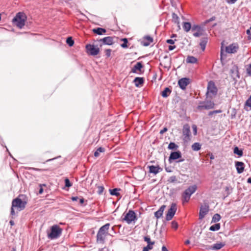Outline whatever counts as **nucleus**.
<instances>
[{"label": "nucleus", "instance_id": "f257e3e1", "mask_svg": "<svg viewBox=\"0 0 251 251\" xmlns=\"http://www.w3.org/2000/svg\"><path fill=\"white\" fill-rule=\"evenodd\" d=\"M26 203V202L19 198L13 200L11 208V215L12 216L15 215L16 213L14 211V208H17L19 211L22 210L25 208Z\"/></svg>", "mask_w": 251, "mask_h": 251}, {"label": "nucleus", "instance_id": "f03ea898", "mask_svg": "<svg viewBox=\"0 0 251 251\" xmlns=\"http://www.w3.org/2000/svg\"><path fill=\"white\" fill-rule=\"evenodd\" d=\"M62 231V228L58 225H53L50 228V232L48 233V237L51 240L57 239L61 235Z\"/></svg>", "mask_w": 251, "mask_h": 251}, {"label": "nucleus", "instance_id": "7ed1b4c3", "mask_svg": "<svg viewBox=\"0 0 251 251\" xmlns=\"http://www.w3.org/2000/svg\"><path fill=\"white\" fill-rule=\"evenodd\" d=\"M197 187L196 185H193L189 187L182 195V202H188L190 199L191 195L197 190Z\"/></svg>", "mask_w": 251, "mask_h": 251}, {"label": "nucleus", "instance_id": "20e7f679", "mask_svg": "<svg viewBox=\"0 0 251 251\" xmlns=\"http://www.w3.org/2000/svg\"><path fill=\"white\" fill-rule=\"evenodd\" d=\"M217 88L215 83L213 81H210L208 83L207 87L206 97L207 99H212L217 94Z\"/></svg>", "mask_w": 251, "mask_h": 251}, {"label": "nucleus", "instance_id": "39448f33", "mask_svg": "<svg viewBox=\"0 0 251 251\" xmlns=\"http://www.w3.org/2000/svg\"><path fill=\"white\" fill-rule=\"evenodd\" d=\"M25 17L24 13L19 12L13 18L12 22L17 27L22 28L25 25Z\"/></svg>", "mask_w": 251, "mask_h": 251}, {"label": "nucleus", "instance_id": "423d86ee", "mask_svg": "<svg viewBox=\"0 0 251 251\" xmlns=\"http://www.w3.org/2000/svg\"><path fill=\"white\" fill-rule=\"evenodd\" d=\"M137 220V218L136 214L134 211L132 210H129L123 218V220L128 224H130L132 222L134 223Z\"/></svg>", "mask_w": 251, "mask_h": 251}, {"label": "nucleus", "instance_id": "0eeeda50", "mask_svg": "<svg viewBox=\"0 0 251 251\" xmlns=\"http://www.w3.org/2000/svg\"><path fill=\"white\" fill-rule=\"evenodd\" d=\"M192 32H193V35L194 37H199L203 36L205 31L203 27L194 25L192 27Z\"/></svg>", "mask_w": 251, "mask_h": 251}, {"label": "nucleus", "instance_id": "6e6552de", "mask_svg": "<svg viewBox=\"0 0 251 251\" xmlns=\"http://www.w3.org/2000/svg\"><path fill=\"white\" fill-rule=\"evenodd\" d=\"M176 209L177 208L176 204L173 203L166 214V220L167 221H170L173 218L176 212Z\"/></svg>", "mask_w": 251, "mask_h": 251}, {"label": "nucleus", "instance_id": "1a4fd4ad", "mask_svg": "<svg viewBox=\"0 0 251 251\" xmlns=\"http://www.w3.org/2000/svg\"><path fill=\"white\" fill-rule=\"evenodd\" d=\"M214 105V103L210 100L205 102H201L198 106L197 108L199 110L202 109H210L213 108Z\"/></svg>", "mask_w": 251, "mask_h": 251}, {"label": "nucleus", "instance_id": "9d476101", "mask_svg": "<svg viewBox=\"0 0 251 251\" xmlns=\"http://www.w3.org/2000/svg\"><path fill=\"white\" fill-rule=\"evenodd\" d=\"M225 246V244L224 243H217L214 244L212 246H207L204 245V244H201V247L202 248H204L207 250H218L222 248L223 247Z\"/></svg>", "mask_w": 251, "mask_h": 251}, {"label": "nucleus", "instance_id": "9b49d317", "mask_svg": "<svg viewBox=\"0 0 251 251\" xmlns=\"http://www.w3.org/2000/svg\"><path fill=\"white\" fill-rule=\"evenodd\" d=\"M239 48L238 44L232 43L226 47V52L228 53H235L237 52Z\"/></svg>", "mask_w": 251, "mask_h": 251}, {"label": "nucleus", "instance_id": "f8f14e48", "mask_svg": "<svg viewBox=\"0 0 251 251\" xmlns=\"http://www.w3.org/2000/svg\"><path fill=\"white\" fill-rule=\"evenodd\" d=\"M87 52L92 55H96L99 52V49L93 45L88 44L86 46Z\"/></svg>", "mask_w": 251, "mask_h": 251}, {"label": "nucleus", "instance_id": "ddd939ff", "mask_svg": "<svg viewBox=\"0 0 251 251\" xmlns=\"http://www.w3.org/2000/svg\"><path fill=\"white\" fill-rule=\"evenodd\" d=\"M183 135L184 136V140L188 141L190 140L191 132L190 127L188 125H185L183 126Z\"/></svg>", "mask_w": 251, "mask_h": 251}, {"label": "nucleus", "instance_id": "4468645a", "mask_svg": "<svg viewBox=\"0 0 251 251\" xmlns=\"http://www.w3.org/2000/svg\"><path fill=\"white\" fill-rule=\"evenodd\" d=\"M231 76L234 80H236L237 78H240V75L239 73L238 67L237 65H233L230 71Z\"/></svg>", "mask_w": 251, "mask_h": 251}, {"label": "nucleus", "instance_id": "2eb2a0df", "mask_svg": "<svg viewBox=\"0 0 251 251\" xmlns=\"http://www.w3.org/2000/svg\"><path fill=\"white\" fill-rule=\"evenodd\" d=\"M190 83V79L188 78H182L178 80V84L179 87L182 89L185 90L186 86Z\"/></svg>", "mask_w": 251, "mask_h": 251}, {"label": "nucleus", "instance_id": "dca6fc26", "mask_svg": "<svg viewBox=\"0 0 251 251\" xmlns=\"http://www.w3.org/2000/svg\"><path fill=\"white\" fill-rule=\"evenodd\" d=\"M209 211V206L205 205L201 206L200 209L199 219H202L207 214Z\"/></svg>", "mask_w": 251, "mask_h": 251}, {"label": "nucleus", "instance_id": "f3484780", "mask_svg": "<svg viewBox=\"0 0 251 251\" xmlns=\"http://www.w3.org/2000/svg\"><path fill=\"white\" fill-rule=\"evenodd\" d=\"M181 157V153L180 151L172 152L169 157V162H172L173 160L179 159Z\"/></svg>", "mask_w": 251, "mask_h": 251}, {"label": "nucleus", "instance_id": "a211bd4d", "mask_svg": "<svg viewBox=\"0 0 251 251\" xmlns=\"http://www.w3.org/2000/svg\"><path fill=\"white\" fill-rule=\"evenodd\" d=\"M143 68V66L142 64V62H138L132 68L131 72L133 73H136V74H139L140 73L138 72H141V69Z\"/></svg>", "mask_w": 251, "mask_h": 251}, {"label": "nucleus", "instance_id": "6ab92c4d", "mask_svg": "<svg viewBox=\"0 0 251 251\" xmlns=\"http://www.w3.org/2000/svg\"><path fill=\"white\" fill-rule=\"evenodd\" d=\"M106 234L98 231L97 235V241L99 243L104 244L105 242Z\"/></svg>", "mask_w": 251, "mask_h": 251}, {"label": "nucleus", "instance_id": "aec40b11", "mask_svg": "<svg viewBox=\"0 0 251 251\" xmlns=\"http://www.w3.org/2000/svg\"><path fill=\"white\" fill-rule=\"evenodd\" d=\"M235 167L238 174H241L244 170V163L242 162L237 161L235 162Z\"/></svg>", "mask_w": 251, "mask_h": 251}, {"label": "nucleus", "instance_id": "412c9836", "mask_svg": "<svg viewBox=\"0 0 251 251\" xmlns=\"http://www.w3.org/2000/svg\"><path fill=\"white\" fill-rule=\"evenodd\" d=\"M102 42L103 44L107 45H111L113 44V38L112 37L108 36L101 39L99 41Z\"/></svg>", "mask_w": 251, "mask_h": 251}, {"label": "nucleus", "instance_id": "4be33fe9", "mask_svg": "<svg viewBox=\"0 0 251 251\" xmlns=\"http://www.w3.org/2000/svg\"><path fill=\"white\" fill-rule=\"evenodd\" d=\"M149 172L150 173H152L154 175H156L158 174L160 171L162 170V169H161L159 166H155L153 165L149 166Z\"/></svg>", "mask_w": 251, "mask_h": 251}, {"label": "nucleus", "instance_id": "5701e85b", "mask_svg": "<svg viewBox=\"0 0 251 251\" xmlns=\"http://www.w3.org/2000/svg\"><path fill=\"white\" fill-rule=\"evenodd\" d=\"M165 207L166 206L165 205H163L154 213V216L157 219H159L162 217Z\"/></svg>", "mask_w": 251, "mask_h": 251}, {"label": "nucleus", "instance_id": "b1692460", "mask_svg": "<svg viewBox=\"0 0 251 251\" xmlns=\"http://www.w3.org/2000/svg\"><path fill=\"white\" fill-rule=\"evenodd\" d=\"M208 42V38L207 37H204L201 38L200 43V46L202 51L205 50L206 45Z\"/></svg>", "mask_w": 251, "mask_h": 251}, {"label": "nucleus", "instance_id": "393cba45", "mask_svg": "<svg viewBox=\"0 0 251 251\" xmlns=\"http://www.w3.org/2000/svg\"><path fill=\"white\" fill-rule=\"evenodd\" d=\"M152 42H153L152 38L149 36H147L144 37V41H143L142 42V45L144 46H148Z\"/></svg>", "mask_w": 251, "mask_h": 251}, {"label": "nucleus", "instance_id": "a878e982", "mask_svg": "<svg viewBox=\"0 0 251 251\" xmlns=\"http://www.w3.org/2000/svg\"><path fill=\"white\" fill-rule=\"evenodd\" d=\"M110 227V224L107 223L102 226L99 230V231L101 233H103L106 235H107L108 233V230Z\"/></svg>", "mask_w": 251, "mask_h": 251}, {"label": "nucleus", "instance_id": "bb28decb", "mask_svg": "<svg viewBox=\"0 0 251 251\" xmlns=\"http://www.w3.org/2000/svg\"><path fill=\"white\" fill-rule=\"evenodd\" d=\"M135 85L136 87H140L144 83V78L143 77H136L134 80Z\"/></svg>", "mask_w": 251, "mask_h": 251}, {"label": "nucleus", "instance_id": "cd10ccee", "mask_svg": "<svg viewBox=\"0 0 251 251\" xmlns=\"http://www.w3.org/2000/svg\"><path fill=\"white\" fill-rule=\"evenodd\" d=\"M93 32L98 35H102L106 32V30L104 28L98 27L93 29Z\"/></svg>", "mask_w": 251, "mask_h": 251}, {"label": "nucleus", "instance_id": "c85d7f7f", "mask_svg": "<svg viewBox=\"0 0 251 251\" xmlns=\"http://www.w3.org/2000/svg\"><path fill=\"white\" fill-rule=\"evenodd\" d=\"M171 93V90L168 88L166 87L164 90L162 92L161 96L163 98L168 97Z\"/></svg>", "mask_w": 251, "mask_h": 251}, {"label": "nucleus", "instance_id": "c756f323", "mask_svg": "<svg viewBox=\"0 0 251 251\" xmlns=\"http://www.w3.org/2000/svg\"><path fill=\"white\" fill-rule=\"evenodd\" d=\"M192 27L191 24L189 22H184L183 24V29L187 32L189 31L191 29H192Z\"/></svg>", "mask_w": 251, "mask_h": 251}, {"label": "nucleus", "instance_id": "7c9ffc66", "mask_svg": "<svg viewBox=\"0 0 251 251\" xmlns=\"http://www.w3.org/2000/svg\"><path fill=\"white\" fill-rule=\"evenodd\" d=\"M198 61L197 59L193 56H188L186 58V62L188 63H196Z\"/></svg>", "mask_w": 251, "mask_h": 251}, {"label": "nucleus", "instance_id": "2f4dec72", "mask_svg": "<svg viewBox=\"0 0 251 251\" xmlns=\"http://www.w3.org/2000/svg\"><path fill=\"white\" fill-rule=\"evenodd\" d=\"M121 189L119 188H114L113 189H110L109 193L111 195L118 196L120 195V193L119 192Z\"/></svg>", "mask_w": 251, "mask_h": 251}, {"label": "nucleus", "instance_id": "473e14b6", "mask_svg": "<svg viewBox=\"0 0 251 251\" xmlns=\"http://www.w3.org/2000/svg\"><path fill=\"white\" fill-rule=\"evenodd\" d=\"M201 148V145L199 143H195L192 145V149L194 151H198Z\"/></svg>", "mask_w": 251, "mask_h": 251}, {"label": "nucleus", "instance_id": "72a5a7b5", "mask_svg": "<svg viewBox=\"0 0 251 251\" xmlns=\"http://www.w3.org/2000/svg\"><path fill=\"white\" fill-rule=\"evenodd\" d=\"M233 152L235 154H237L239 156H241L243 154V151L239 149L237 147L234 148Z\"/></svg>", "mask_w": 251, "mask_h": 251}, {"label": "nucleus", "instance_id": "f704fd0d", "mask_svg": "<svg viewBox=\"0 0 251 251\" xmlns=\"http://www.w3.org/2000/svg\"><path fill=\"white\" fill-rule=\"evenodd\" d=\"M220 228V224L218 223L211 226L209 228V230L211 231H217Z\"/></svg>", "mask_w": 251, "mask_h": 251}, {"label": "nucleus", "instance_id": "c9c22d12", "mask_svg": "<svg viewBox=\"0 0 251 251\" xmlns=\"http://www.w3.org/2000/svg\"><path fill=\"white\" fill-rule=\"evenodd\" d=\"M105 151V149L103 148L100 147L94 153V156L95 157H98L100 155V152H103Z\"/></svg>", "mask_w": 251, "mask_h": 251}, {"label": "nucleus", "instance_id": "e433bc0d", "mask_svg": "<svg viewBox=\"0 0 251 251\" xmlns=\"http://www.w3.org/2000/svg\"><path fill=\"white\" fill-rule=\"evenodd\" d=\"M178 148V146L177 145H176L175 143H173V142H171L169 144L168 147V148L169 150H176Z\"/></svg>", "mask_w": 251, "mask_h": 251}, {"label": "nucleus", "instance_id": "4c0bfd02", "mask_svg": "<svg viewBox=\"0 0 251 251\" xmlns=\"http://www.w3.org/2000/svg\"><path fill=\"white\" fill-rule=\"evenodd\" d=\"M221 219V216L219 214H215L213 215L212 219V222L216 223L219 222Z\"/></svg>", "mask_w": 251, "mask_h": 251}, {"label": "nucleus", "instance_id": "58836bf2", "mask_svg": "<svg viewBox=\"0 0 251 251\" xmlns=\"http://www.w3.org/2000/svg\"><path fill=\"white\" fill-rule=\"evenodd\" d=\"M246 72L248 76H251V63L246 66Z\"/></svg>", "mask_w": 251, "mask_h": 251}, {"label": "nucleus", "instance_id": "ea45409f", "mask_svg": "<svg viewBox=\"0 0 251 251\" xmlns=\"http://www.w3.org/2000/svg\"><path fill=\"white\" fill-rule=\"evenodd\" d=\"M245 108L247 109V107H250V109H251V95L249 98V99L246 100L245 102Z\"/></svg>", "mask_w": 251, "mask_h": 251}, {"label": "nucleus", "instance_id": "a19ab883", "mask_svg": "<svg viewBox=\"0 0 251 251\" xmlns=\"http://www.w3.org/2000/svg\"><path fill=\"white\" fill-rule=\"evenodd\" d=\"M66 42L70 47L72 46L74 44V41L71 37H69L67 39Z\"/></svg>", "mask_w": 251, "mask_h": 251}, {"label": "nucleus", "instance_id": "79ce46f5", "mask_svg": "<svg viewBox=\"0 0 251 251\" xmlns=\"http://www.w3.org/2000/svg\"><path fill=\"white\" fill-rule=\"evenodd\" d=\"M172 19H173V21L175 23H179V18L178 17V16L175 14V13H173L172 14Z\"/></svg>", "mask_w": 251, "mask_h": 251}, {"label": "nucleus", "instance_id": "37998d69", "mask_svg": "<svg viewBox=\"0 0 251 251\" xmlns=\"http://www.w3.org/2000/svg\"><path fill=\"white\" fill-rule=\"evenodd\" d=\"M154 244H148L146 247H145L143 248V251H149L150 250H151L153 248V245Z\"/></svg>", "mask_w": 251, "mask_h": 251}, {"label": "nucleus", "instance_id": "c03bdc74", "mask_svg": "<svg viewBox=\"0 0 251 251\" xmlns=\"http://www.w3.org/2000/svg\"><path fill=\"white\" fill-rule=\"evenodd\" d=\"M122 40L124 41V43L121 44V47L123 48H127V40L126 38H124L122 39Z\"/></svg>", "mask_w": 251, "mask_h": 251}, {"label": "nucleus", "instance_id": "a18cd8bd", "mask_svg": "<svg viewBox=\"0 0 251 251\" xmlns=\"http://www.w3.org/2000/svg\"><path fill=\"white\" fill-rule=\"evenodd\" d=\"M171 226L173 228L176 229L178 227V224L176 221H172L171 223Z\"/></svg>", "mask_w": 251, "mask_h": 251}, {"label": "nucleus", "instance_id": "49530a36", "mask_svg": "<svg viewBox=\"0 0 251 251\" xmlns=\"http://www.w3.org/2000/svg\"><path fill=\"white\" fill-rule=\"evenodd\" d=\"M65 186L67 187H70L72 186V183L70 181L69 179L68 178H66L65 179Z\"/></svg>", "mask_w": 251, "mask_h": 251}, {"label": "nucleus", "instance_id": "de8ad7c7", "mask_svg": "<svg viewBox=\"0 0 251 251\" xmlns=\"http://www.w3.org/2000/svg\"><path fill=\"white\" fill-rule=\"evenodd\" d=\"M144 240L147 242L148 244H154V242H151L150 238L149 236H145L144 237Z\"/></svg>", "mask_w": 251, "mask_h": 251}, {"label": "nucleus", "instance_id": "09e8293b", "mask_svg": "<svg viewBox=\"0 0 251 251\" xmlns=\"http://www.w3.org/2000/svg\"><path fill=\"white\" fill-rule=\"evenodd\" d=\"M98 193L100 195L101 194L104 190V187L102 186H99L98 187Z\"/></svg>", "mask_w": 251, "mask_h": 251}, {"label": "nucleus", "instance_id": "8fccbe9b", "mask_svg": "<svg viewBox=\"0 0 251 251\" xmlns=\"http://www.w3.org/2000/svg\"><path fill=\"white\" fill-rule=\"evenodd\" d=\"M105 55L107 57H109L111 55V50L106 49L105 50Z\"/></svg>", "mask_w": 251, "mask_h": 251}, {"label": "nucleus", "instance_id": "3c124183", "mask_svg": "<svg viewBox=\"0 0 251 251\" xmlns=\"http://www.w3.org/2000/svg\"><path fill=\"white\" fill-rule=\"evenodd\" d=\"M29 170H35L37 171H46L47 169H38L35 168L31 167L29 168Z\"/></svg>", "mask_w": 251, "mask_h": 251}, {"label": "nucleus", "instance_id": "603ef678", "mask_svg": "<svg viewBox=\"0 0 251 251\" xmlns=\"http://www.w3.org/2000/svg\"><path fill=\"white\" fill-rule=\"evenodd\" d=\"M192 129L193 130L194 134L196 135L197 133V127L195 125L192 126Z\"/></svg>", "mask_w": 251, "mask_h": 251}, {"label": "nucleus", "instance_id": "864d4df0", "mask_svg": "<svg viewBox=\"0 0 251 251\" xmlns=\"http://www.w3.org/2000/svg\"><path fill=\"white\" fill-rule=\"evenodd\" d=\"M176 181V177L175 176H172L169 178V181L174 182Z\"/></svg>", "mask_w": 251, "mask_h": 251}, {"label": "nucleus", "instance_id": "5fc2aeb1", "mask_svg": "<svg viewBox=\"0 0 251 251\" xmlns=\"http://www.w3.org/2000/svg\"><path fill=\"white\" fill-rule=\"evenodd\" d=\"M176 40H173V39H168L167 41H166V42L168 44H171V45H173L175 43V41Z\"/></svg>", "mask_w": 251, "mask_h": 251}, {"label": "nucleus", "instance_id": "6e6d98bb", "mask_svg": "<svg viewBox=\"0 0 251 251\" xmlns=\"http://www.w3.org/2000/svg\"><path fill=\"white\" fill-rule=\"evenodd\" d=\"M167 131V128L166 127H164L163 129H162L160 131V133L161 134H162Z\"/></svg>", "mask_w": 251, "mask_h": 251}, {"label": "nucleus", "instance_id": "4d7b16f0", "mask_svg": "<svg viewBox=\"0 0 251 251\" xmlns=\"http://www.w3.org/2000/svg\"><path fill=\"white\" fill-rule=\"evenodd\" d=\"M176 46H169L168 49L170 50H172L176 48Z\"/></svg>", "mask_w": 251, "mask_h": 251}, {"label": "nucleus", "instance_id": "13d9d810", "mask_svg": "<svg viewBox=\"0 0 251 251\" xmlns=\"http://www.w3.org/2000/svg\"><path fill=\"white\" fill-rule=\"evenodd\" d=\"M71 199L73 201H76L78 199V198L77 197H72Z\"/></svg>", "mask_w": 251, "mask_h": 251}, {"label": "nucleus", "instance_id": "bf43d9fd", "mask_svg": "<svg viewBox=\"0 0 251 251\" xmlns=\"http://www.w3.org/2000/svg\"><path fill=\"white\" fill-rule=\"evenodd\" d=\"M40 190H39V193L40 194H42V193L43 192V188L42 187V185H40Z\"/></svg>", "mask_w": 251, "mask_h": 251}, {"label": "nucleus", "instance_id": "052dcab7", "mask_svg": "<svg viewBox=\"0 0 251 251\" xmlns=\"http://www.w3.org/2000/svg\"><path fill=\"white\" fill-rule=\"evenodd\" d=\"M237 0H227V2L228 3H235V2L237 1Z\"/></svg>", "mask_w": 251, "mask_h": 251}, {"label": "nucleus", "instance_id": "680f3d73", "mask_svg": "<svg viewBox=\"0 0 251 251\" xmlns=\"http://www.w3.org/2000/svg\"><path fill=\"white\" fill-rule=\"evenodd\" d=\"M213 111L214 114L220 113L222 112V111L221 110H214Z\"/></svg>", "mask_w": 251, "mask_h": 251}, {"label": "nucleus", "instance_id": "e2e57ef3", "mask_svg": "<svg viewBox=\"0 0 251 251\" xmlns=\"http://www.w3.org/2000/svg\"><path fill=\"white\" fill-rule=\"evenodd\" d=\"M162 251H169L168 249L166 248V247L164 246H163L162 247Z\"/></svg>", "mask_w": 251, "mask_h": 251}, {"label": "nucleus", "instance_id": "0e129e2a", "mask_svg": "<svg viewBox=\"0 0 251 251\" xmlns=\"http://www.w3.org/2000/svg\"><path fill=\"white\" fill-rule=\"evenodd\" d=\"M84 200L83 198H81L79 199V203L80 204H83L84 203Z\"/></svg>", "mask_w": 251, "mask_h": 251}, {"label": "nucleus", "instance_id": "69168bd1", "mask_svg": "<svg viewBox=\"0 0 251 251\" xmlns=\"http://www.w3.org/2000/svg\"><path fill=\"white\" fill-rule=\"evenodd\" d=\"M215 19V17H211L209 20H208L207 22H209L212 21H214Z\"/></svg>", "mask_w": 251, "mask_h": 251}, {"label": "nucleus", "instance_id": "338daca9", "mask_svg": "<svg viewBox=\"0 0 251 251\" xmlns=\"http://www.w3.org/2000/svg\"><path fill=\"white\" fill-rule=\"evenodd\" d=\"M247 182L249 183H251V177H249L247 179Z\"/></svg>", "mask_w": 251, "mask_h": 251}, {"label": "nucleus", "instance_id": "774afa93", "mask_svg": "<svg viewBox=\"0 0 251 251\" xmlns=\"http://www.w3.org/2000/svg\"><path fill=\"white\" fill-rule=\"evenodd\" d=\"M190 241H189V240H186V241L185 242V244L186 245H188V244H190Z\"/></svg>", "mask_w": 251, "mask_h": 251}]
</instances>
